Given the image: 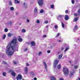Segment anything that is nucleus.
Here are the masks:
<instances>
[{
	"label": "nucleus",
	"instance_id": "obj_1",
	"mask_svg": "<svg viewBox=\"0 0 80 80\" xmlns=\"http://www.w3.org/2000/svg\"><path fill=\"white\" fill-rule=\"evenodd\" d=\"M17 38L14 37L11 42H10L7 46L6 53L9 56L13 55V53L15 51L18 52V50H16L17 48H15V47H17L18 45V42H17Z\"/></svg>",
	"mask_w": 80,
	"mask_h": 80
},
{
	"label": "nucleus",
	"instance_id": "obj_2",
	"mask_svg": "<svg viewBox=\"0 0 80 80\" xmlns=\"http://www.w3.org/2000/svg\"><path fill=\"white\" fill-rule=\"evenodd\" d=\"M63 71L65 76H67L69 73V69L67 68L64 67L63 68Z\"/></svg>",
	"mask_w": 80,
	"mask_h": 80
},
{
	"label": "nucleus",
	"instance_id": "obj_3",
	"mask_svg": "<svg viewBox=\"0 0 80 80\" xmlns=\"http://www.w3.org/2000/svg\"><path fill=\"white\" fill-rule=\"evenodd\" d=\"M39 6H42L43 5V0H37Z\"/></svg>",
	"mask_w": 80,
	"mask_h": 80
},
{
	"label": "nucleus",
	"instance_id": "obj_4",
	"mask_svg": "<svg viewBox=\"0 0 80 80\" xmlns=\"http://www.w3.org/2000/svg\"><path fill=\"white\" fill-rule=\"evenodd\" d=\"M58 62H59V61L57 60H56L54 61V62L53 63V65H54V67H55V68L57 66V64H58Z\"/></svg>",
	"mask_w": 80,
	"mask_h": 80
},
{
	"label": "nucleus",
	"instance_id": "obj_5",
	"mask_svg": "<svg viewBox=\"0 0 80 80\" xmlns=\"http://www.w3.org/2000/svg\"><path fill=\"white\" fill-rule=\"evenodd\" d=\"M28 68L27 67H25L24 70V72L25 73V74L26 75H27V74H28Z\"/></svg>",
	"mask_w": 80,
	"mask_h": 80
},
{
	"label": "nucleus",
	"instance_id": "obj_6",
	"mask_svg": "<svg viewBox=\"0 0 80 80\" xmlns=\"http://www.w3.org/2000/svg\"><path fill=\"white\" fill-rule=\"evenodd\" d=\"M74 16H80V8L79 9L78 11V13H74Z\"/></svg>",
	"mask_w": 80,
	"mask_h": 80
},
{
	"label": "nucleus",
	"instance_id": "obj_7",
	"mask_svg": "<svg viewBox=\"0 0 80 80\" xmlns=\"http://www.w3.org/2000/svg\"><path fill=\"white\" fill-rule=\"evenodd\" d=\"M78 29V26L77 25H75L74 28L73 29V32H76V31H77V30Z\"/></svg>",
	"mask_w": 80,
	"mask_h": 80
},
{
	"label": "nucleus",
	"instance_id": "obj_8",
	"mask_svg": "<svg viewBox=\"0 0 80 80\" xmlns=\"http://www.w3.org/2000/svg\"><path fill=\"white\" fill-rule=\"evenodd\" d=\"M16 79L17 80H22V76L20 74H19L18 75V76L16 77Z\"/></svg>",
	"mask_w": 80,
	"mask_h": 80
},
{
	"label": "nucleus",
	"instance_id": "obj_9",
	"mask_svg": "<svg viewBox=\"0 0 80 80\" xmlns=\"http://www.w3.org/2000/svg\"><path fill=\"white\" fill-rule=\"evenodd\" d=\"M43 63L45 66V68L47 71H48V69H47V64H46V63H45V61L43 62Z\"/></svg>",
	"mask_w": 80,
	"mask_h": 80
},
{
	"label": "nucleus",
	"instance_id": "obj_10",
	"mask_svg": "<svg viewBox=\"0 0 80 80\" xmlns=\"http://www.w3.org/2000/svg\"><path fill=\"white\" fill-rule=\"evenodd\" d=\"M34 13H38V8L37 7L34 8Z\"/></svg>",
	"mask_w": 80,
	"mask_h": 80
},
{
	"label": "nucleus",
	"instance_id": "obj_11",
	"mask_svg": "<svg viewBox=\"0 0 80 80\" xmlns=\"http://www.w3.org/2000/svg\"><path fill=\"white\" fill-rule=\"evenodd\" d=\"M75 72V71H72L70 73V76L71 77H72V76H73V73Z\"/></svg>",
	"mask_w": 80,
	"mask_h": 80
},
{
	"label": "nucleus",
	"instance_id": "obj_12",
	"mask_svg": "<svg viewBox=\"0 0 80 80\" xmlns=\"http://www.w3.org/2000/svg\"><path fill=\"white\" fill-rule=\"evenodd\" d=\"M23 5H24V7L25 8H27V3L24 2H23Z\"/></svg>",
	"mask_w": 80,
	"mask_h": 80
},
{
	"label": "nucleus",
	"instance_id": "obj_13",
	"mask_svg": "<svg viewBox=\"0 0 80 80\" xmlns=\"http://www.w3.org/2000/svg\"><path fill=\"white\" fill-rule=\"evenodd\" d=\"M62 56H63V54H61L59 55L58 59L59 60L62 58Z\"/></svg>",
	"mask_w": 80,
	"mask_h": 80
},
{
	"label": "nucleus",
	"instance_id": "obj_14",
	"mask_svg": "<svg viewBox=\"0 0 80 80\" xmlns=\"http://www.w3.org/2000/svg\"><path fill=\"white\" fill-rule=\"evenodd\" d=\"M65 19L66 20H68V16L67 15L65 16Z\"/></svg>",
	"mask_w": 80,
	"mask_h": 80
},
{
	"label": "nucleus",
	"instance_id": "obj_15",
	"mask_svg": "<svg viewBox=\"0 0 80 80\" xmlns=\"http://www.w3.org/2000/svg\"><path fill=\"white\" fill-rule=\"evenodd\" d=\"M22 39L21 38H20V36H19V38L18 39V41L20 42H22Z\"/></svg>",
	"mask_w": 80,
	"mask_h": 80
},
{
	"label": "nucleus",
	"instance_id": "obj_16",
	"mask_svg": "<svg viewBox=\"0 0 80 80\" xmlns=\"http://www.w3.org/2000/svg\"><path fill=\"white\" fill-rule=\"evenodd\" d=\"M69 49V46H68L67 47L65 48V50H64V52H67Z\"/></svg>",
	"mask_w": 80,
	"mask_h": 80
},
{
	"label": "nucleus",
	"instance_id": "obj_17",
	"mask_svg": "<svg viewBox=\"0 0 80 80\" xmlns=\"http://www.w3.org/2000/svg\"><path fill=\"white\" fill-rule=\"evenodd\" d=\"M31 45L32 46H35V43L34 42H31Z\"/></svg>",
	"mask_w": 80,
	"mask_h": 80
},
{
	"label": "nucleus",
	"instance_id": "obj_18",
	"mask_svg": "<svg viewBox=\"0 0 80 80\" xmlns=\"http://www.w3.org/2000/svg\"><path fill=\"white\" fill-rule=\"evenodd\" d=\"M51 80H57V79L55 77L52 76L51 78Z\"/></svg>",
	"mask_w": 80,
	"mask_h": 80
},
{
	"label": "nucleus",
	"instance_id": "obj_19",
	"mask_svg": "<svg viewBox=\"0 0 80 80\" xmlns=\"http://www.w3.org/2000/svg\"><path fill=\"white\" fill-rule=\"evenodd\" d=\"M78 20V17H76L74 19V22H77Z\"/></svg>",
	"mask_w": 80,
	"mask_h": 80
},
{
	"label": "nucleus",
	"instance_id": "obj_20",
	"mask_svg": "<svg viewBox=\"0 0 80 80\" xmlns=\"http://www.w3.org/2000/svg\"><path fill=\"white\" fill-rule=\"evenodd\" d=\"M12 36H13V34L10 33H9L8 34V36L9 37H12Z\"/></svg>",
	"mask_w": 80,
	"mask_h": 80
},
{
	"label": "nucleus",
	"instance_id": "obj_21",
	"mask_svg": "<svg viewBox=\"0 0 80 80\" xmlns=\"http://www.w3.org/2000/svg\"><path fill=\"white\" fill-rule=\"evenodd\" d=\"M6 74H7V73H6V72H3L2 73V75L4 77H6Z\"/></svg>",
	"mask_w": 80,
	"mask_h": 80
},
{
	"label": "nucleus",
	"instance_id": "obj_22",
	"mask_svg": "<svg viewBox=\"0 0 80 80\" xmlns=\"http://www.w3.org/2000/svg\"><path fill=\"white\" fill-rule=\"evenodd\" d=\"M11 74L12 76H15V75H16L15 74V73L14 72H12V73H11Z\"/></svg>",
	"mask_w": 80,
	"mask_h": 80
},
{
	"label": "nucleus",
	"instance_id": "obj_23",
	"mask_svg": "<svg viewBox=\"0 0 80 80\" xmlns=\"http://www.w3.org/2000/svg\"><path fill=\"white\" fill-rule=\"evenodd\" d=\"M10 9L11 11H13L14 10V8L13 7H11L10 8Z\"/></svg>",
	"mask_w": 80,
	"mask_h": 80
},
{
	"label": "nucleus",
	"instance_id": "obj_24",
	"mask_svg": "<svg viewBox=\"0 0 80 80\" xmlns=\"http://www.w3.org/2000/svg\"><path fill=\"white\" fill-rule=\"evenodd\" d=\"M61 23H62V28H64V27H65V25L62 22H61Z\"/></svg>",
	"mask_w": 80,
	"mask_h": 80
},
{
	"label": "nucleus",
	"instance_id": "obj_25",
	"mask_svg": "<svg viewBox=\"0 0 80 80\" xmlns=\"http://www.w3.org/2000/svg\"><path fill=\"white\" fill-rule=\"evenodd\" d=\"M15 3H19V1H18L17 0H15Z\"/></svg>",
	"mask_w": 80,
	"mask_h": 80
},
{
	"label": "nucleus",
	"instance_id": "obj_26",
	"mask_svg": "<svg viewBox=\"0 0 80 80\" xmlns=\"http://www.w3.org/2000/svg\"><path fill=\"white\" fill-rule=\"evenodd\" d=\"M60 68H61V65L60 64H59L58 66V69H60Z\"/></svg>",
	"mask_w": 80,
	"mask_h": 80
},
{
	"label": "nucleus",
	"instance_id": "obj_27",
	"mask_svg": "<svg viewBox=\"0 0 80 80\" xmlns=\"http://www.w3.org/2000/svg\"><path fill=\"white\" fill-rule=\"evenodd\" d=\"M5 38H6V35L4 34L2 37V38L4 40Z\"/></svg>",
	"mask_w": 80,
	"mask_h": 80
},
{
	"label": "nucleus",
	"instance_id": "obj_28",
	"mask_svg": "<svg viewBox=\"0 0 80 80\" xmlns=\"http://www.w3.org/2000/svg\"><path fill=\"white\" fill-rule=\"evenodd\" d=\"M63 17V15H59L58 18H62Z\"/></svg>",
	"mask_w": 80,
	"mask_h": 80
},
{
	"label": "nucleus",
	"instance_id": "obj_29",
	"mask_svg": "<svg viewBox=\"0 0 80 80\" xmlns=\"http://www.w3.org/2000/svg\"><path fill=\"white\" fill-rule=\"evenodd\" d=\"M26 32V30L25 29H22V32H23V33H25Z\"/></svg>",
	"mask_w": 80,
	"mask_h": 80
},
{
	"label": "nucleus",
	"instance_id": "obj_30",
	"mask_svg": "<svg viewBox=\"0 0 80 80\" xmlns=\"http://www.w3.org/2000/svg\"><path fill=\"white\" fill-rule=\"evenodd\" d=\"M78 67V65L75 66H74V68L75 69H77V68Z\"/></svg>",
	"mask_w": 80,
	"mask_h": 80
},
{
	"label": "nucleus",
	"instance_id": "obj_31",
	"mask_svg": "<svg viewBox=\"0 0 80 80\" xmlns=\"http://www.w3.org/2000/svg\"><path fill=\"white\" fill-rule=\"evenodd\" d=\"M43 12H44V11L43 9H42L40 11V12L41 13H43Z\"/></svg>",
	"mask_w": 80,
	"mask_h": 80
},
{
	"label": "nucleus",
	"instance_id": "obj_32",
	"mask_svg": "<svg viewBox=\"0 0 80 80\" xmlns=\"http://www.w3.org/2000/svg\"><path fill=\"white\" fill-rule=\"evenodd\" d=\"M4 31L5 32H8V29L7 28H5L4 30Z\"/></svg>",
	"mask_w": 80,
	"mask_h": 80
},
{
	"label": "nucleus",
	"instance_id": "obj_33",
	"mask_svg": "<svg viewBox=\"0 0 80 80\" xmlns=\"http://www.w3.org/2000/svg\"><path fill=\"white\" fill-rule=\"evenodd\" d=\"M54 28H55V29H57V28H58V26L55 25L54 26Z\"/></svg>",
	"mask_w": 80,
	"mask_h": 80
},
{
	"label": "nucleus",
	"instance_id": "obj_34",
	"mask_svg": "<svg viewBox=\"0 0 80 80\" xmlns=\"http://www.w3.org/2000/svg\"><path fill=\"white\" fill-rule=\"evenodd\" d=\"M36 23H40V21H39V20H38L36 21Z\"/></svg>",
	"mask_w": 80,
	"mask_h": 80
},
{
	"label": "nucleus",
	"instance_id": "obj_35",
	"mask_svg": "<svg viewBox=\"0 0 80 80\" xmlns=\"http://www.w3.org/2000/svg\"><path fill=\"white\" fill-rule=\"evenodd\" d=\"M59 35H60V33H58L57 34V36H56V38H57V37H58Z\"/></svg>",
	"mask_w": 80,
	"mask_h": 80
},
{
	"label": "nucleus",
	"instance_id": "obj_36",
	"mask_svg": "<svg viewBox=\"0 0 80 80\" xmlns=\"http://www.w3.org/2000/svg\"><path fill=\"white\" fill-rule=\"evenodd\" d=\"M54 7V6L53 5H52L51 6V8H53Z\"/></svg>",
	"mask_w": 80,
	"mask_h": 80
},
{
	"label": "nucleus",
	"instance_id": "obj_37",
	"mask_svg": "<svg viewBox=\"0 0 80 80\" xmlns=\"http://www.w3.org/2000/svg\"><path fill=\"white\" fill-rule=\"evenodd\" d=\"M3 64H6L7 63V62L5 61H3L2 62Z\"/></svg>",
	"mask_w": 80,
	"mask_h": 80
},
{
	"label": "nucleus",
	"instance_id": "obj_38",
	"mask_svg": "<svg viewBox=\"0 0 80 80\" xmlns=\"http://www.w3.org/2000/svg\"><path fill=\"white\" fill-rule=\"evenodd\" d=\"M72 4H74V3H75V1H74L73 0H72Z\"/></svg>",
	"mask_w": 80,
	"mask_h": 80
},
{
	"label": "nucleus",
	"instance_id": "obj_39",
	"mask_svg": "<svg viewBox=\"0 0 80 80\" xmlns=\"http://www.w3.org/2000/svg\"><path fill=\"white\" fill-rule=\"evenodd\" d=\"M9 5H12V3L11 2H9Z\"/></svg>",
	"mask_w": 80,
	"mask_h": 80
},
{
	"label": "nucleus",
	"instance_id": "obj_40",
	"mask_svg": "<svg viewBox=\"0 0 80 80\" xmlns=\"http://www.w3.org/2000/svg\"><path fill=\"white\" fill-rule=\"evenodd\" d=\"M45 23H48V21H46L44 22Z\"/></svg>",
	"mask_w": 80,
	"mask_h": 80
},
{
	"label": "nucleus",
	"instance_id": "obj_41",
	"mask_svg": "<svg viewBox=\"0 0 80 80\" xmlns=\"http://www.w3.org/2000/svg\"><path fill=\"white\" fill-rule=\"evenodd\" d=\"M65 12L66 13H68V10H66Z\"/></svg>",
	"mask_w": 80,
	"mask_h": 80
},
{
	"label": "nucleus",
	"instance_id": "obj_42",
	"mask_svg": "<svg viewBox=\"0 0 80 80\" xmlns=\"http://www.w3.org/2000/svg\"><path fill=\"white\" fill-rule=\"evenodd\" d=\"M31 74H32V75H35V74L34 73V72H31Z\"/></svg>",
	"mask_w": 80,
	"mask_h": 80
},
{
	"label": "nucleus",
	"instance_id": "obj_43",
	"mask_svg": "<svg viewBox=\"0 0 80 80\" xmlns=\"http://www.w3.org/2000/svg\"><path fill=\"white\" fill-rule=\"evenodd\" d=\"M41 54H42V52H39L38 55H41Z\"/></svg>",
	"mask_w": 80,
	"mask_h": 80
},
{
	"label": "nucleus",
	"instance_id": "obj_44",
	"mask_svg": "<svg viewBox=\"0 0 80 80\" xmlns=\"http://www.w3.org/2000/svg\"><path fill=\"white\" fill-rule=\"evenodd\" d=\"M13 63H14V65H16L17 64V62L14 61L13 62Z\"/></svg>",
	"mask_w": 80,
	"mask_h": 80
},
{
	"label": "nucleus",
	"instance_id": "obj_45",
	"mask_svg": "<svg viewBox=\"0 0 80 80\" xmlns=\"http://www.w3.org/2000/svg\"><path fill=\"white\" fill-rule=\"evenodd\" d=\"M27 22H28V23L29 22H30V20H29V19H27Z\"/></svg>",
	"mask_w": 80,
	"mask_h": 80
},
{
	"label": "nucleus",
	"instance_id": "obj_46",
	"mask_svg": "<svg viewBox=\"0 0 80 80\" xmlns=\"http://www.w3.org/2000/svg\"><path fill=\"white\" fill-rule=\"evenodd\" d=\"M43 38H44V37L46 38L47 37V36L46 35H44L43 36Z\"/></svg>",
	"mask_w": 80,
	"mask_h": 80
},
{
	"label": "nucleus",
	"instance_id": "obj_47",
	"mask_svg": "<svg viewBox=\"0 0 80 80\" xmlns=\"http://www.w3.org/2000/svg\"><path fill=\"white\" fill-rule=\"evenodd\" d=\"M29 65H30V64H28V63H27V66H29Z\"/></svg>",
	"mask_w": 80,
	"mask_h": 80
},
{
	"label": "nucleus",
	"instance_id": "obj_48",
	"mask_svg": "<svg viewBox=\"0 0 80 80\" xmlns=\"http://www.w3.org/2000/svg\"><path fill=\"white\" fill-rule=\"evenodd\" d=\"M47 52L48 53H50V51H48Z\"/></svg>",
	"mask_w": 80,
	"mask_h": 80
},
{
	"label": "nucleus",
	"instance_id": "obj_49",
	"mask_svg": "<svg viewBox=\"0 0 80 80\" xmlns=\"http://www.w3.org/2000/svg\"><path fill=\"white\" fill-rule=\"evenodd\" d=\"M59 80H63V79L62 78H60L59 79Z\"/></svg>",
	"mask_w": 80,
	"mask_h": 80
},
{
	"label": "nucleus",
	"instance_id": "obj_50",
	"mask_svg": "<svg viewBox=\"0 0 80 80\" xmlns=\"http://www.w3.org/2000/svg\"><path fill=\"white\" fill-rule=\"evenodd\" d=\"M12 23V22H10L9 23V25H11Z\"/></svg>",
	"mask_w": 80,
	"mask_h": 80
},
{
	"label": "nucleus",
	"instance_id": "obj_51",
	"mask_svg": "<svg viewBox=\"0 0 80 80\" xmlns=\"http://www.w3.org/2000/svg\"><path fill=\"white\" fill-rule=\"evenodd\" d=\"M27 50H28L27 48L25 49H24V51L25 52V51H27Z\"/></svg>",
	"mask_w": 80,
	"mask_h": 80
},
{
	"label": "nucleus",
	"instance_id": "obj_52",
	"mask_svg": "<svg viewBox=\"0 0 80 80\" xmlns=\"http://www.w3.org/2000/svg\"><path fill=\"white\" fill-rule=\"evenodd\" d=\"M58 42H62V41L61 40H59Z\"/></svg>",
	"mask_w": 80,
	"mask_h": 80
},
{
	"label": "nucleus",
	"instance_id": "obj_53",
	"mask_svg": "<svg viewBox=\"0 0 80 80\" xmlns=\"http://www.w3.org/2000/svg\"><path fill=\"white\" fill-rule=\"evenodd\" d=\"M34 80H37V78H34Z\"/></svg>",
	"mask_w": 80,
	"mask_h": 80
},
{
	"label": "nucleus",
	"instance_id": "obj_54",
	"mask_svg": "<svg viewBox=\"0 0 80 80\" xmlns=\"http://www.w3.org/2000/svg\"><path fill=\"white\" fill-rule=\"evenodd\" d=\"M46 28H48V26H46Z\"/></svg>",
	"mask_w": 80,
	"mask_h": 80
},
{
	"label": "nucleus",
	"instance_id": "obj_55",
	"mask_svg": "<svg viewBox=\"0 0 80 80\" xmlns=\"http://www.w3.org/2000/svg\"><path fill=\"white\" fill-rule=\"evenodd\" d=\"M69 62V63H71V61H70Z\"/></svg>",
	"mask_w": 80,
	"mask_h": 80
},
{
	"label": "nucleus",
	"instance_id": "obj_56",
	"mask_svg": "<svg viewBox=\"0 0 80 80\" xmlns=\"http://www.w3.org/2000/svg\"><path fill=\"white\" fill-rule=\"evenodd\" d=\"M77 40H79V38H78Z\"/></svg>",
	"mask_w": 80,
	"mask_h": 80
},
{
	"label": "nucleus",
	"instance_id": "obj_57",
	"mask_svg": "<svg viewBox=\"0 0 80 80\" xmlns=\"http://www.w3.org/2000/svg\"><path fill=\"white\" fill-rule=\"evenodd\" d=\"M62 50H63V48H62V49H61Z\"/></svg>",
	"mask_w": 80,
	"mask_h": 80
},
{
	"label": "nucleus",
	"instance_id": "obj_58",
	"mask_svg": "<svg viewBox=\"0 0 80 80\" xmlns=\"http://www.w3.org/2000/svg\"><path fill=\"white\" fill-rule=\"evenodd\" d=\"M19 25H21V23H19Z\"/></svg>",
	"mask_w": 80,
	"mask_h": 80
},
{
	"label": "nucleus",
	"instance_id": "obj_59",
	"mask_svg": "<svg viewBox=\"0 0 80 80\" xmlns=\"http://www.w3.org/2000/svg\"><path fill=\"white\" fill-rule=\"evenodd\" d=\"M58 20H60V19H58Z\"/></svg>",
	"mask_w": 80,
	"mask_h": 80
},
{
	"label": "nucleus",
	"instance_id": "obj_60",
	"mask_svg": "<svg viewBox=\"0 0 80 80\" xmlns=\"http://www.w3.org/2000/svg\"><path fill=\"white\" fill-rule=\"evenodd\" d=\"M78 0H76V1H77Z\"/></svg>",
	"mask_w": 80,
	"mask_h": 80
},
{
	"label": "nucleus",
	"instance_id": "obj_61",
	"mask_svg": "<svg viewBox=\"0 0 80 80\" xmlns=\"http://www.w3.org/2000/svg\"><path fill=\"white\" fill-rule=\"evenodd\" d=\"M71 65L72 66L73 65L72 64V65Z\"/></svg>",
	"mask_w": 80,
	"mask_h": 80
}]
</instances>
